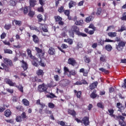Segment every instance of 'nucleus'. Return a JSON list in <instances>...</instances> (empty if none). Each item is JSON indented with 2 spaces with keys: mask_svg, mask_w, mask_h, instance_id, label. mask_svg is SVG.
Listing matches in <instances>:
<instances>
[{
  "mask_svg": "<svg viewBox=\"0 0 126 126\" xmlns=\"http://www.w3.org/2000/svg\"><path fill=\"white\" fill-rule=\"evenodd\" d=\"M46 97H47V98H55V97H56V96L55 95V94L53 93L50 94H47L46 95Z\"/></svg>",
  "mask_w": 126,
  "mask_h": 126,
  "instance_id": "nucleus-42",
  "label": "nucleus"
},
{
  "mask_svg": "<svg viewBox=\"0 0 126 126\" xmlns=\"http://www.w3.org/2000/svg\"><path fill=\"white\" fill-rule=\"evenodd\" d=\"M117 119L118 120H121L122 121V122H121L119 121V125H120V126H126V123H125V122H124V121L125 120V117L120 115V116H118L117 117Z\"/></svg>",
  "mask_w": 126,
  "mask_h": 126,
  "instance_id": "nucleus-6",
  "label": "nucleus"
},
{
  "mask_svg": "<svg viewBox=\"0 0 126 126\" xmlns=\"http://www.w3.org/2000/svg\"><path fill=\"white\" fill-rule=\"evenodd\" d=\"M9 2L10 5H12V6H15L16 3H17V0H11Z\"/></svg>",
  "mask_w": 126,
  "mask_h": 126,
  "instance_id": "nucleus-28",
  "label": "nucleus"
},
{
  "mask_svg": "<svg viewBox=\"0 0 126 126\" xmlns=\"http://www.w3.org/2000/svg\"><path fill=\"white\" fill-rule=\"evenodd\" d=\"M39 65H41V66L45 67L46 66V63H45L44 61L41 60V61L39 62Z\"/></svg>",
  "mask_w": 126,
  "mask_h": 126,
  "instance_id": "nucleus-44",
  "label": "nucleus"
},
{
  "mask_svg": "<svg viewBox=\"0 0 126 126\" xmlns=\"http://www.w3.org/2000/svg\"><path fill=\"white\" fill-rule=\"evenodd\" d=\"M30 6L32 7H34L36 4H37V0H30Z\"/></svg>",
  "mask_w": 126,
  "mask_h": 126,
  "instance_id": "nucleus-15",
  "label": "nucleus"
},
{
  "mask_svg": "<svg viewBox=\"0 0 126 126\" xmlns=\"http://www.w3.org/2000/svg\"><path fill=\"white\" fill-rule=\"evenodd\" d=\"M3 63L5 64H7V65L12 66V61H11L9 59L3 58Z\"/></svg>",
  "mask_w": 126,
  "mask_h": 126,
  "instance_id": "nucleus-5",
  "label": "nucleus"
},
{
  "mask_svg": "<svg viewBox=\"0 0 126 126\" xmlns=\"http://www.w3.org/2000/svg\"><path fill=\"white\" fill-rule=\"evenodd\" d=\"M64 42L68 43L69 45H72L73 44V39L68 38L67 39H64Z\"/></svg>",
  "mask_w": 126,
  "mask_h": 126,
  "instance_id": "nucleus-24",
  "label": "nucleus"
},
{
  "mask_svg": "<svg viewBox=\"0 0 126 126\" xmlns=\"http://www.w3.org/2000/svg\"><path fill=\"white\" fill-rule=\"evenodd\" d=\"M35 51L37 54H39V57L40 59H43L44 58V55H45V52L42 50V49H40L38 47H35Z\"/></svg>",
  "mask_w": 126,
  "mask_h": 126,
  "instance_id": "nucleus-3",
  "label": "nucleus"
},
{
  "mask_svg": "<svg viewBox=\"0 0 126 126\" xmlns=\"http://www.w3.org/2000/svg\"><path fill=\"white\" fill-rule=\"evenodd\" d=\"M24 13L25 14H27V13H28V8L27 6L25 7L24 9Z\"/></svg>",
  "mask_w": 126,
  "mask_h": 126,
  "instance_id": "nucleus-62",
  "label": "nucleus"
},
{
  "mask_svg": "<svg viewBox=\"0 0 126 126\" xmlns=\"http://www.w3.org/2000/svg\"><path fill=\"white\" fill-rule=\"evenodd\" d=\"M68 113L69 114V115H71V116H72L73 117H75V116H76V112H75V111L73 110H70V109H68Z\"/></svg>",
  "mask_w": 126,
  "mask_h": 126,
  "instance_id": "nucleus-14",
  "label": "nucleus"
},
{
  "mask_svg": "<svg viewBox=\"0 0 126 126\" xmlns=\"http://www.w3.org/2000/svg\"><path fill=\"white\" fill-rule=\"evenodd\" d=\"M82 84H87V82H86V81L85 80H83L81 81H77L74 84V85H82Z\"/></svg>",
  "mask_w": 126,
  "mask_h": 126,
  "instance_id": "nucleus-12",
  "label": "nucleus"
},
{
  "mask_svg": "<svg viewBox=\"0 0 126 126\" xmlns=\"http://www.w3.org/2000/svg\"><path fill=\"white\" fill-rule=\"evenodd\" d=\"M1 65L2 66L3 69H4L5 71H9V67L6 66L4 63H1Z\"/></svg>",
  "mask_w": 126,
  "mask_h": 126,
  "instance_id": "nucleus-25",
  "label": "nucleus"
},
{
  "mask_svg": "<svg viewBox=\"0 0 126 126\" xmlns=\"http://www.w3.org/2000/svg\"><path fill=\"white\" fill-rule=\"evenodd\" d=\"M126 30V27L125 26H122L121 27V29L118 30V32H123V31H125Z\"/></svg>",
  "mask_w": 126,
  "mask_h": 126,
  "instance_id": "nucleus-47",
  "label": "nucleus"
},
{
  "mask_svg": "<svg viewBox=\"0 0 126 126\" xmlns=\"http://www.w3.org/2000/svg\"><path fill=\"white\" fill-rule=\"evenodd\" d=\"M48 107H49V108H51V109H53L55 108V104H54V103H49Z\"/></svg>",
  "mask_w": 126,
  "mask_h": 126,
  "instance_id": "nucleus-54",
  "label": "nucleus"
},
{
  "mask_svg": "<svg viewBox=\"0 0 126 126\" xmlns=\"http://www.w3.org/2000/svg\"><path fill=\"white\" fill-rule=\"evenodd\" d=\"M97 106L99 108H101V109H103V108H104V106H103V103H102L101 102L97 103Z\"/></svg>",
  "mask_w": 126,
  "mask_h": 126,
  "instance_id": "nucleus-59",
  "label": "nucleus"
},
{
  "mask_svg": "<svg viewBox=\"0 0 126 126\" xmlns=\"http://www.w3.org/2000/svg\"><path fill=\"white\" fill-rule=\"evenodd\" d=\"M122 20H126V13L123 14Z\"/></svg>",
  "mask_w": 126,
  "mask_h": 126,
  "instance_id": "nucleus-64",
  "label": "nucleus"
},
{
  "mask_svg": "<svg viewBox=\"0 0 126 126\" xmlns=\"http://www.w3.org/2000/svg\"><path fill=\"white\" fill-rule=\"evenodd\" d=\"M13 22L15 23V24L17 26H21V25L22 24V22H21V21H17L16 20H14Z\"/></svg>",
  "mask_w": 126,
  "mask_h": 126,
  "instance_id": "nucleus-29",
  "label": "nucleus"
},
{
  "mask_svg": "<svg viewBox=\"0 0 126 126\" xmlns=\"http://www.w3.org/2000/svg\"><path fill=\"white\" fill-rule=\"evenodd\" d=\"M71 30V31H73V32H75L76 33H78V32H79V29L77 28L76 26H73Z\"/></svg>",
  "mask_w": 126,
  "mask_h": 126,
  "instance_id": "nucleus-18",
  "label": "nucleus"
},
{
  "mask_svg": "<svg viewBox=\"0 0 126 126\" xmlns=\"http://www.w3.org/2000/svg\"><path fill=\"white\" fill-rule=\"evenodd\" d=\"M27 53L28 54V56L31 58V59H34V56L32 55V51L29 49H27Z\"/></svg>",
  "mask_w": 126,
  "mask_h": 126,
  "instance_id": "nucleus-19",
  "label": "nucleus"
},
{
  "mask_svg": "<svg viewBox=\"0 0 126 126\" xmlns=\"http://www.w3.org/2000/svg\"><path fill=\"white\" fill-rule=\"evenodd\" d=\"M68 63L71 65H75L76 64V61L74 59L70 58L68 60Z\"/></svg>",
  "mask_w": 126,
  "mask_h": 126,
  "instance_id": "nucleus-9",
  "label": "nucleus"
},
{
  "mask_svg": "<svg viewBox=\"0 0 126 126\" xmlns=\"http://www.w3.org/2000/svg\"><path fill=\"white\" fill-rule=\"evenodd\" d=\"M64 13L65 15H66V16H69V10H66L64 11Z\"/></svg>",
  "mask_w": 126,
  "mask_h": 126,
  "instance_id": "nucleus-58",
  "label": "nucleus"
},
{
  "mask_svg": "<svg viewBox=\"0 0 126 126\" xmlns=\"http://www.w3.org/2000/svg\"><path fill=\"white\" fill-rule=\"evenodd\" d=\"M108 112L109 113V115L110 117H112V118H115V116L114 115V110L113 109H109Z\"/></svg>",
  "mask_w": 126,
  "mask_h": 126,
  "instance_id": "nucleus-32",
  "label": "nucleus"
},
{
  "mask_svg": "<svg viewBox=\"0 0 126 126\" xmlns=\"http://www.w3.org/2000/svg\"><path fill=\"white\" fill-rule=\"evenodd\" d=\"M75 24L78 26L82 25V24H83V20H80L79 21H76L75 22Z\"/></svg>",
  "mask_w": 126,
  "mask_h": 126,
  "instance_id": "nucleus-33",
  "label": "nucleus"
},
{
  "mask_svg": "<svg viewBox=\"0 0 126 126\" xmlns=\"http://www.w3.org/2000/svg\"><path fill=\"white\" fill-rule=\"evenodd\" d=\"M93 20V17L92 16H89L86 18V22L87 23H89L90 21H92Z\"/></svg>",
  "mask_w": 126,
  "mask_h": 126,
  "instance_id": "nucleus-34",
  "label": "nucleus"
},
{
  "mask_svg": "<svg viewBox=\"0 0 126 126\" xmlns=\"http://www.w3.org/2000/svg\"><path fill=\"white\" fill-rule=\"evenodd\" d=\"M48 54L51 55H55V54H56V50H55L53 47H50L48 50Z\"/></svg>",
  "mask_w": 126,
  "mask_h": 126,
  "instance_id": "nucleus-13",
  "label": "nucleus"
},
{
  "mask_svg": "<svg viewBox=\"0 0 126 126\" xmlns=\"http://www.w3.org/2000/svg\"><path fill=\"white\" fill-rule=\"evenodd\" d=\"M75 74H76V72H75V71L72 70L71 71H69L68 74H67V76H68V77H70L71 75H75Z\"/></svg>",
  "mask_w": 126,
  "mask_h": 126,
  "instance_id": "nucleus-31",
  "label": "nucleus"
},
{
  "mask_svg": "<svg viewBox=\"0 0 126 126\" xmlns=\"http://www.w3.org/2000/svg\"><path fill=\"white\" fill-rule=\"evenodd\" d=\"M36 74L38 76H43V75H44V71H43V70L41 69H38L36 71Z\"/></svg>",
  "mask_w": 126,
  "mask_h": 126,
  "instance_id": "nucleus-22",
  "label": "nucleus"
},
{
  "mask_svg": "<svg viewBox=\"0 0 126 126\" xmlns=\"http://www.w3.org/2000/svg\"><path fill=\"white\" fill-rule=\"evenodd\" d=\"M74 93H77L76 95H77V98H80V97H81V94H82L81 91H79L77 92V91H76V90H75L74 91Z\"/></svg>",
  "mask_w": 126,
  "mask_h": 126,
  "instance_id": "nucleus-35",
  "label": "nucleus"
},
{
  "mask_svg": "<svg viewBox=\"0 0 126 126\" xmlns=\"http://www.w3.org/2000/svg\"><path fill=\"white\" fill-rule=\"evenodd\" d=\"M96 92H94L91 94V97L93 99H95L97 97V94H96L95 93Z\"/></svg>",
  "mask_w": 126,
  "mask_h": 126,
  "instance_id": "nucleus-39",
  "label": "nucleus"
},
{
  "mask_svg": "<svg viewBox=\"0 0 126 126\" xmlns=\"http://www.w3.org/2000/svg\"><path fill=\"white\" fill-rule=\"evenodd\" d=\"M104 42H105L106 43H116V41L111 40L109 38L105 39V40H104Z\"/></svg>",
  "mask_w": 126,
  "mask_h": 126,
  "instance_id": "nucleus-36",
  "label": "nucleus"
},
{
  "mask_svg": "<svg viewBox=\"0 0 126 126\" xmlns=\"http://www.w3.org/2000/svg\"><path fill=\"white\" fill-rule=\"evenodd\" d=\"M31 59L32 65H34V66H38V59L34 57V58H31Z\"/></svg>",
  "mask_w": 126,
  "mask_h": 126,
  "instance_id": "nucleus-10",
  "label": "nucleus"
},
{
  "mask_svg": "<svg viewBox=\"0 0 126 126\" xmlns=\"http://www.w3.org/2000/svg\"><path fill=\"white\" fill-rule=\"evenodd\" d=\"M124 47H126V42L124 41H119L116 45V49L117 51H123Z\"/></svg>",
  "mask_w": 126,
  "mask_h": 126,
  "instance_id": "nucleus-2",
  "label": "nucleus"
},
{
  "mask_svg": "<svg viewBox=\"0 0 126 126\" xmlns=\"http://www.w3.org/2000/svg\"><path fill=\"white\" fill-rule=\"evenodd\" d=\"M5 117H8L11 115V111L9 109H7L4 112Z\"/></svg>",
  "mask_w": 126,
  "mask_h": 126,
  "instance_id": "nucleus-27",
  "label": "nucleus"
},
{
  "mask_svg": "<svg viewBox=\"0 0 126 126\" xmlns=\"http://www.w3.org/2000/svg\"><path fill=\"white\" fill-rule=\"evenodd\" d=\"M35 14V13L33 11H30L29 13V16H31V17H33L34 16V15Z\"/></svg>",
  "mask_w": 126,
  "mask_h": 126,
  "instance_id": "nucleus-53",
  "label": "nucleus"
},
{
  "mask_svg": "<svg viewBox=\"0 0 126 126\" xmlns=\"http://www.w3.org/2000/svg\"><path fill=\"white\" fill-rule=\"evenodd\" d=\"M40 28L42 29V31H43V32H48V26H47V25H41V26H40Z\"/></svg>",
  "mask_w": 126,
  "mask_h": 126,
  "instance_id": "nucleus-16",
  "label": "nucleus"
},
{
  "mask_svg": "<svg viewBox=\"0 0 126 126\" xmlns=\"http://www.w3.org/2000/svg\"><path fill=\"white\" fill-rule=\"evenodd\" d=\"M100 61L101 62H106V56L105 55H102L100 57Z\"/></svg>",
  "mask_w": 126,
  "mask_h": 126,
  "instance_id": "nucleus-48",
  "label": "nucleus"
},
{
  "mask_svg": "<svg viewBox=\"0 0 126 126\" xmlns=\"http://www.w3.org/2000/svg\"><path fill=\"white\" fill-rule=\"evenodd\" d=\"M11 27V25H5L4 26V28L5 29H6V30H9V29H10Z\"/></svg>",
  "mask_w": 126,
  "mask_h": 126,
  "instance_id": "nucleus-55",
  "label": "nucleus"
},
{
  "mask_svg": "<svg viewBox=\"0 0 126 126\" xmlns=\"http://www.w3.org/2000/svg\"><path fill=\"white\" fill-rule=\"evenodd\" d=\"M5 122H6V123H8L9 124H14V120H13V119L5 120Z\"/></svg>",
  "mask_w": 126,
  "mask_h": 126,
  "instance_id": "nucleus-51",
  "label": "nucleus"
},
{
  "mask_svg": "<svg viewBox=\"0 0 126 126\" xmlns=\"http://www.w3.org/2000/svg\"><path fill=\"white\" fill-rule=\"evenodd\" d=\"M77 48L79 49L80 48H82V43L80 42H78L77 44Z\"/></svg>",
  "mask_w": 126,
  "mask_h": 126,
  "instance_id": "nucleus-63",
  "label": "nucleus"
},
{
  "mask_svg": "<svg viewBox=\"0 0 126 126\" xmlns=\"http://www.w3.org/2000/svg\"><path fill=\"white\" fill-rule=\"evenodd\" d=\"M61 48L63 49H67V48H68V46L65 44L63 43L61 46Z\"/></svg>",
  "mask_w": 126,
  "mask_h": 126,
  "instance_id": "nucleus-56",
  "label": "nucleus"
},
{
  "mask_svg": "<svg viewBox=\"0 0 126 126\" xmlns=\"http://www.w3.org/2000/svg\"><path fill=\"white\" fill-rule=\"evenodd\" d=\"M105 49L106 51H108V52H111V50H113V47L111 45L108 44L105 46Z\"/></svg>",
  "mask_w": 126,
  "mask_h": 126,
  "instance_id": "nucleus-26",
  "label": "nucleus"
},
{
  "mask_svg": "<svg viewBox=\"0 0 126 126\" xmlns=\"http://www.w3.org/2000/svg\"><path fill=\"white\" fill-rule=\"evenodd\" d=\"M38 89L39 92H44V91H46L47 89H48V86L45 85L44 84L40 85L38 86Z\"/></svg>",
  "mask_w": 126,
  "mask_h": 126,
  "instance_id": "nucleus-4",
  "label": "nucleus"
},
{
  "mask_svg": "<svg viewBox=\"0 0 126 126\" xmlns=\"http://www.w3.org/2000/svg\"><path fill=\"white\" fill-rule=\"evenodd\" d=\"M39 0V3L42 5V6H43V5H45L46 0Z\"/></svg>",
  "mask_w": 126,
  "mask_h": 126,
  "instance_id": "nucleus-45",
  "label": "nucleus"
},
{
  "mask_svg": "<svg viewBox=\"0 0 126 126\" xmlns=\"http://www.w3.org/2000/svg\"><path fill=\"white\" fill-rule=\"evenodd\" d=\"M4 82L6 84H8L9 86L16 87L21 92L23 93V87L22 85H20L18 86L17 84H16V83L12 82V80L8 78L5 79Z\"/></svg>",
  "mask_w": 126,
  "mask_h": 126,
  "instance_id": "nucleus-1",
  "label": "nucleus"
},
{
  "mask_svg": "<svg viewBox=\"0 0 126 126\" xmlns=\"http://www.w3.org/2000/svg\"><path fill=\"white\" fill-rule=\"evenodd\" d=\"M97 85H98V82H95L90 85V88L91 90L94 89V88H96V87H97Z\"/></svg>",
  "mask_w": 126,
  "mask_h": 126,
  "instance_id": "nucleus-17",
  "label": "nucleus"
},
{
  "mask_svg": "<svg viewBox=\"0 0 126 126\" xmlns=\"http://www.w3.org/2000/svg\"><path fill=\"white\" fill-rule=\"evenodd\" d=\"M33 38V41L35 43V44H37L39 43V38H38V36L36 35H32Z\"/></svg>",
  "mask_w": 126,
  "mask_h": 126,
  "instance_id": "nucleus-20",
  "label": "nucleus"
},
{
  "mask_svg": "<svg viewBox=\"0 0 126 126\" xmlns=\"http://www.w3.org/2000/svg\"><path fill=\"white\" fill-rule=\"evenodd\" d=\"M108 35L109 37H111V38H114L117 36V33L116 32H110L108 33Z\"/></svg>",
  "mask_w": 126,
  "mask_h": 126,
  "instance_id": "nucleus-30",
  "label": "nucleus"
},
{
  "mask_svg": "<svg viewBox=\"0 0 126 126\" xmlns=\"http://www.w3.org/2000/svg\"><path fill=\"white\" fill-rule=\"evenodd\" d=\"M76 4V2L71 0L68 3L69 5V8H71V7H73V6H75V5Z\"/></svg>",
  "mask_w": 126,
  "mask_h": 126,
  "instance_id": "nucleus-21",
  "label": "nucleus"
},
{
  "mask_svg": "<svg viewBox=\"0 0 126 126\" xmlns=\"http://www.w3.org/2000/svg\"><path fill=\"white\" fill-rule=\"evenodd\" d=\"M98 43L100 44L101 46H104V44L105 43V40H102V39H99L98 40Z\"/></svg>",
  "mask_w": 126,
  "mask_h": 126,
  "instance_id": "nucleus-50",
  "label": "nucleus"
},
{
  "mask_svg": "<svg viewBox=\"0 0 126 126\" xmlns=\"http://www.w3.org/2000/svg\"><path fill=\"white\" fill-rule=\"evenodd\" d=\"M6 37V33H5V32H3L0 35V38L1 39H4V38H5Z\"/></svg>",
  "mask_w": 126,
  "mask_h": 126,
  "instance_id": "nucleus-52",
  "label": "nucleus"
},
{
  "mask_svg": "<svg viewBox=\"0 0 126 126\" xmlns=\"http://www.w3.org/2000/svg\"><path fill=\"white\" fill-rule=\"evenodd\" d=\"M37 19L38 20V21L39 22H41V21H43V16L41 14H39L37 15Z\"/></svg>",
  "mask_w": 126,
  "mask_h": 126,
  "instance_id": "nucleus-40",
  "label": "nucleus"
},
{
  "mask_svg": "<svg viewBox=\"0 0 126 126\" xmlns=\"http://www.w3.org/2000/svg\"><path fill=\"white\" fill-rule=\"evenodd\" d=\"M89 28H91V29H93V30H95L96 29V28H95L94 25L92 24L90 25Z\"/></svg>",
  "mask_w": 126,
  "mask_h": 126,
  "instance_id": "nucleus-61",
  "label": "nucleus"
},
{
  "mask_svg": "<svg viewBox=\"0 0 126 126\" xmlns=\"http://www.w3.org/2000/svg\"><path fill=\"white\" fill-rule=\"evenodd\" d=\"M122 106H123V105L121 103L118 102L117 103V108H118L119 110H120Z\"/></svg>",
  "mask_w": 126,
  "mask_h": 126,
  "instance_id": "nucleus-60",
  "label": "nucleus"
},
{
  "mask_svg": "<svg viewBox=\"0 0 126 126\" xmlns=\"http://www.w3.org/2000/svg\"><path fill=\"white\" fill-rule=\"evenodd\" d=\"M58 11L60 13H62V12H63V11H64V9L63 8V6H62L61 7H60L58 9Z\"/></svg>",
  "mask_w": 126,
  "mask_h": 126,
  "instance_id": "nucleus-49",
  "label": "nucleus"
},
{
  "mask_svg": "<svg viewBox=\"0 0 126 126\" xmlns=\"http://www.w3.org/2000/svg\"><path fill=\"white\" fill-rule=\"evenodd\" d=\"M102 12V9L101 8H98L96 13V15H100Z\"/></svg>",
  "mask_w": 126,
  "mask_h": 126,
  "instance_id": "nucleus-43",
  "label": "nucleus"
},
{
  "mask_svg": "<svg viewBox=\"0 0 126 126\" xmlns=\"http://www.w3.org/2000/svg\"><path fill=\"white\" fill-rule=\"evenodd\" d=\"M55 19L56 21H61L62 20H63V18L62 17H61L60 16H56L55 17Z\"/></svg>",
  "mask_w": 126,
  "mask_h": 126,
  "instance_id": "nucleus-38",
  "label": "nucleus"
},
{
  "mask_svg": "<svg viewBox=\"0 0 126 126\" xmlns=\"http://www.w3.org/2000/svg\"><path fill=\"white\" fill-rule=\"evenodd\" d=\"M99 70H100V71H102V72H104V73H108L109 71L108 70H106V69H105L104 68H100L99 69Z\"/></svg>",
  "mask_w": 126,
  "mask_h": 126,
  "instance_id": "nucleus-46",
  "label": "nucleus"
},
{
  "mask_svg": "<svg viewBox=\"0 0 126 126\" xmlns=\"http://www.w3.org/2000/svg\"><path fill=\"white\" fill-rule=\"evenodd\" d=\"M90 71V70H85V69L82 68H81L79 70V72L83 73V75L84 76L87 77L88 76V72Z\"/></svg>",
  "mask_w": 126,
  "mask_h": 126,
  "instance_id": "nucleus-8",
  "label": "nucleus"
},
{
  "mask_svg": "<svg viewBox=\"0 0 126 126\" xmlns=\"http://www.w3.org/2000/svg\"><path fill=\"white\" fill-rule=\"evenodd\" d=\"M64 71L65 73H66L67 74H68L69 73V70H68V68H67L66 67H64Z\"/></svg>",
  "mask_w": 126,
  "mask_h": 126,
  "instance_id": "nucleus-57",
  "label": "nucleus"
},
{
  "mask_svg": "<svg viewBox=\"0 0 126 126\" xmlns=\"http://www.w3.org/2000/svg\"><path fill=\"white\" fill-rule=\"evenodd\" d=\"M4 54H12V51L10 49H4Z\"/></svg>",
  "mask_w": 126,
  "mask_h": 126,
  "instance_id": "nucleus-37",
  "label": "nucleus"
},
{
  "mask_svg": "<svg viewBox=\"0 0 126 126\" xmlns=\"http://www.w3.org/2000/svg\"><path fill=\"white\" fill-rule=\"evenodd\" d=\"M81 123L84 124L86 126H89V118L88 117H84L81 121Z\"/></svg>",
  "mask_w": 126,
  "mask_h": 126,
  "instance_id": "nucleus-7",
  "label": "nucleus"
},
{
  "mask_svg": "<svg viewBox=\"0 0 126 126\" xmlns=\"http://www.w3.org/2000/svg\"><path fill=\"white\" fill-rule=\"evenodd\" d=\"M22 63V67H23L24 70H26L28 68V64H27V63L25 62L24 61H21Z\"/></svg>",
  "mask_w": 126,
  "mask_h": 126,
  "instance_id": "nucleus-11",
  "label": "nucleus"
},
{
  "mask_svg": "<svg viewBox=\"0 0 126 126\" xmlns=\"http://www.w3.org/2000/svg\"><path fill=\"white\" fill-rule=\"evenodd\" d=\"M84 59L85 63H90V59H89V58L87 57V56H85L84 57Z\"/></svg>",
  "mask_w": 126,
  "mask_h": 126,
  "instance_id": "nucleus-41",
  "label": "nucleus"
},
{
  "mask_svg": "<svg viewBox=\"0 0 126 126\" xmlns=\"http://www.w3.org/2000/svg\"><path fill=\"white\" fill-rule=\"evenodd\" d=\"M23 105H24V106H29V101H28V100L24 98L23 99L22 101Z\"/></svg>",
  "mask_w": 126,
  "mask_h": 126,
  "instance_id": "nucleus-23",
  "label": "nucleus"
}]
</instances>
